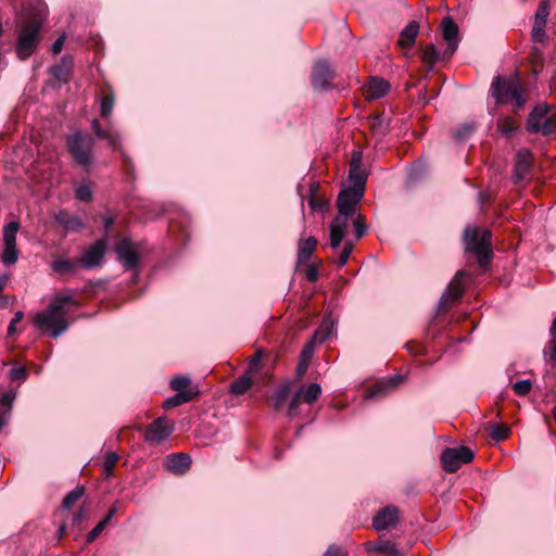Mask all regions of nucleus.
<instances>
[{
	"label": "nucleus",
	"instance_id": "obj_1",
	"mask_svg": "<svg viewBox=\"0 0 556 556\" xmlns=\"http://www.w3.org/2000/svg\"><path fill=\"white\" fill-rule=\"evenodd\" d=\"M65 305L78 306L79 302L72 295H55L48 308L35 315L33 323L42 331H49L53 339L65 332L70 323L66 318Z\"/></svg>",
	"mask_w": 556,
	"mask_h": 556
},
{
	"label": "nucleus",
	"instance_id": "obj_2",
	"mask_svg": "<svg viewBox=\"0 0 556 556\" xmlns=\"http://www.w3.org/2000/svg\"><path fill=\"white\" fill-rule=\"evenodd\" d=\"M43 18L38 14L27 16L20 25L15 52L20 60H27L38 48Z\"/></svg>",
	"mask_w": 556,
	"mask_h": 556
},
{
	"label": "nucleus",
	"instance_id": "obj_3",
	"mask_svg": "<svg viewBox=\"0 0 556 556\" xmlns=\"http://www.w3.org/2000/svg\"><path fill=\"white\" fill-rule=\"evenodd\" d=\"M489 93L495 99L497 105L511 101L515 112H518L527 101L518 77L495 76L491 83Z\"/></svg>",
	"mask_w": 556,
	"mask_h": 556
},
{
	"label": "nucleus",
	"instance_id": "obj_4",
	"mask_svg": "<svg viewBox=\"0 0 556 556\" xmlns=\"http://www.w3.org/2000/svg\"><path fill=\"white\" fill-rule=\"evenodd\" d=\"M491 238L492 233L489 229L480 230L478 227L467 226L464 230L465 251L477 256L481 268H486L493 257Z\"/></svg>",
	"mask_w": 556,
	"mask_h": 556
},
{
	"label": "nucleus",
	"instance_id": "obj_5",
	"mask_svg": "<svg viewBox=\"0 0 556 556\" xmlns=\"http://www.w3.org/2000/svg\"><path fill=\"white\" fill-rule=\"evenodd\" d=\"M67 149L74 161L87 167L91 163V152L94 146V139L91 135L77 131L67 137Z\"/></svg>",
	"mask_w": 556,
	"mask_h": 556
},
{
	"label": "nucleus",
	"instance_id": "obj_6",
	"mask_svg": "<svg viewBox=\"0 0 556 556\" xmlns=\"http://www.w3.org/2000/svg\"><path fill=\"white\" fill-rule=\"evenodd\" d=\"M549 113V106L547 104L535 105L530 113L526 128L531 134H542L543 136H549L556 132V122L547 116Z\"/></svg>",
	"mask_w": 556,
	"mask_h": 556
},
{
	"label": "nucleus",
	"instance_id": "obj_7",
	"mask_svg": "<svg viewBox=\"0 0 556 556\" xmlns=\"http://www.w3.org/2000/svg\"><path fill=\"white\" fill-rule=\"evenodd\" d=\"M475 457L471 448L462 445L459 447H446L440 456L442 468L450 473L456 472L462 464L470 463Z\"/></svg>",
	"mask_w": 556,
	"mask_h": 556
},
{
	"label": "nucleus",
	"instance_id": "obj_8",
	"mask_svg": "<svg viewBox=\"0 0 556 556\" xmlns=\"http://www.w3.org/2000/svg\"><path fill=\"white\" fill-rule=\"evenodd\" d=\"M21 225L16 220H12L3 228V243L4 249L1 255V261L4 265H14L18 260V250L16 248V233Z\"/></svg>",
	"mask_w": 556,
	"mask_h": 556
},
{
	"label": "nucleus",
	"instance_id": "obj_9",
	"mask_svg": "<svg viewBox=\"0 0 556 556\" xmlns=\"http://www.w3.org/2000/svg\"><path fill=\"white\" fill-rule=\"evenodd\" d=\"M336 78V71L327 60H317L312 68L311 83L316 90H324L332 87Z\"/></svg>",
	"mask_w": 556,
	"mask_h": 556
},
{
	"label": "nucleus",
	"instance_id": "obj_10",
	"mask_svg": "<svg viewBox=\"0 0 556 556\" xmlns=\"http://www.w3.org/2000/svg\"><path fill=\"white\" fill-rule=\"evenodd\" d=\"M118 262L126 270H135L140 263L137 245L129 238L121 239L114 248Z\"/></svg>",
	"mask_w": 556,
	"mask_h": 556
},
{
	"label": "nucleus",
	"instance_id": "obj_11",
	"mask_svg": "<svg viewBox=\"0 0 556 556\" xmlns=\"http://www.w3.org/2000/svg\"><path fill=\"white\" fill-rule=\"evenodd\" d=\"M108 250L106 239H98L78 257L81 268L92 269L102 265Z\"/></svg>",
	"mask_w": 556,
	"mask_h": 556
},
{
	"label": "nucleus",
	"instance_id": "obj_12",
	"mask_svg": "<svg viewBox=\"0 0 556 556\" xmlns=\"http://www.w3.org/2000/svg\"><path fill=\"white\" fill-rule=\"evenodd\" d=\"M442 37L446 42V48L442 53V59H450L457 50L459 42V27L451 16H445L440 24Z\"/></svg>",
	"mask_w": 556,
	"mask_h": 556
},
{
	"label": "nucleus",
	"instance_id": "obj_13",
	"mask_svg": "<svg viewBox=\"0 0 556 556\" xmlns=\"http://www.w3.org/2000/svg\"><path fill=\"white\" fill-rule=\"evenodd\" d=\"M349 179L352 182L350 188L365 192L367 173L363 168V154L361 151H353L350 161Z\"/></svg>",
	"mask_w": 556,
	"mask_h": 556
},
{
	"label": "nucleus",
	"instance_id": "obj_14",
	"mask_svg": "<svg viewBox=\"0 0 556 556\" xmlns=\"http://www.w3.org/2000/svg\"><path fill=\"white\" fill-rule=\"evenodd\" d=\"M173 429V422H170L166 417H159L148 426L144 433L146 441L160 443L172 434Z\"/></svg>",
	"mask_w": 556,
	"mask_h": 556
},
{
	"label": "nucleus",
	"instance_id": "obj_15",
	"mask_svg": "<svg viewBox=\"0 0 556 556\" xmlns=\"http://www.w3.org/2000/svg\"><path fill=\"white\" fill-rule=\"evenodd\" d=\"M364 193L352 188L343 189L337 198L338 212L342 214H356V206L363 199Z\"/></svg>",
	"mask_w": 556,
	"mask_h": 556
},
{
	"label": "nucleus",
	"instance_id": "obj_16",
	"mask_svg": "<svg viewBox=\"0 0 556 556\" xmlns=\"http://www.w3.org/2000/svg\"><path fill=\"white\" fill-rule=\"evenodd\" d=\"M465 275L464 270H458L454 278L447 285L444 293L439 301L440 309L448 308V300L457 301L463 296L464 286L460 278Z\"/></svg>",
	"mask_w": 556,
	"mask_h": 556
},
{
	"label": "nucleus",
	"instance_id": "obj_17",
	"mask_svg": "<svg viewBox=\"0 0 556 556\" xmlns=\"http://www.w3.org/2000/svg\"><path fill=\"white\" fill-rule=\"evenodd\" d=\"M399 519V509L389 505L381 508L372 519V526L376 530H387L395 526Z\"/></svg>",
	"mask_w": 556,
	"mask_h": 556
},
{
	"label": "nucleus",
	"instance_id": "obj_18",
	"mask_svg": "<svg viewBox=\"0 0 556 556\" xmlns=\"http://www.w3.org/2000/svg\"><path fill=\"white\" fill-rule=\"evenodd\" d=\"M74 59L70 54H65L61 58L60 62L50 67V73L54 79L62 84H67L73 74Z\"/></svg>",
	"mask_w": 556,
	"mask_h": 556
},
{
	"label": "nucleus",
	"instance_id": "obj_19",
	"mask_svg": "<svg viewBox=\"0 0 556 556\" xmlns=\"http://www.w3.org/2000/svg\"><path fill=\"white\" fill-rule=\"evenodd\" d=\"M532 167V155L531 153L523 149L518 151L516 155V163L514 167V182L519 184L525 179L527 174L530 172Z\"/></svg>",
	"mask_w": 556,
	"mask_h": 556
},
{
	"label": "nucleus",
	"instance_id": "obj_20",
	"mask_svg": "<svg viewBox=\"0 0 556 556\" xmlns=\"http://www.w3.org/2000/svg\"><path fill=\"white\" fill-rule=\"evenodd\" d=\"M191 466V458L186 453H173L166 457V468L174 473H185Z\"/></svg>",
	"mask_w": 556,
	"mask_h": 556
},
{
	"label": "nucleus",
	"instance_id": "obj_21",
	"mask_svg": "<svg viewBox=\"0 0 556 556\" xmlns=\"http://www.w3.org/2000/svg\"><path fill=\"white\" fill-rule=\"evenodd\" d=\"M330 337V329L329 328H319L315 331L312 339L305 344L303 350L301 351L300 358L306 361L307 363L311 362L315 349L316 342L323 343Z\"/></svg>",
	"mask_w": 556,
	"mask_h": 556
},
{
	"label": "nucleus",
	"instance_id": "obj_22",
	"mask_svg": "<svg viewBox=\"0 0 556 556\" xmlns=\"http://www.w3.org/2000/svg\"><path fill=\"white\" fill-rule=\"evenodd\" d=\"M199 393H200V391H199L198 387L189 388L185 392H180V393L177 392L176 394L166 399L163 402V408L170 409V408L177 407L184 403H188V402L192 401L194 397H197L199 395Z\"/></svg>",
	"mask_w": 556,
	"mask_h": 556
},
{
	"label": "nucleus",
	"instance_id": "obj_23",
	"mask_svg": "<svg viewBox=\"0 0 556 556\" xmlns=\"http://www.w3.org/2000/svg\"><path fill=\"white\" fill-rule=\"evenodd\" d=\"M419 31V24L417 21H410L400 33L397 46L403 49H409L414 46L416 37Z\"/></svg>",
	"mask_w": 556,
	"mask_h": 556
},
{
	"label": "nucleus",
	"instance_id": "obj_24",
	"mask_svg": "<svg viewBox=\"0 0 556 556\" xmlns=\"http://www.w3.org/2000/svg\"><path fill=\"white\" fill-rule=\"evenodd\" d=\"M405 380V376L403 375H393L388 377L386 380L378 382L375 387L368 390V397H377L380 394L384 393L388 389L395 388L403 383Z\"/></svg>",
	"mask_w": 556,
	"mask_h": 556
},
{
	"label": "nucleus",
	"instance_id": "obj_25",
	"mask_svg": "<svg viewBox=\"0 0 556 556\" xmlns=\"http://www.w3.org/2000/svg\"><path fill=\"white\" fill-rule=\"evenodd\" d=\"M52 268L61 275H74L81 268V264L77 258H58L52 263Z\"/></svg>",
	"mask_w": 556,
	"mask_h": 556
},
{
	"label": "nucleus",
	"instance_id": "obj_26",
	"mask_svg": "<svg viewBox=\"0 0 556 556\" xmlns=\"http://www.w3.org/2000/svg\"><path fill=\"white\" fill-rule=\"evenodd\" d=\"M390 85L386 79L378 77L371 78L369 84L367 85V98L371 100L380 99L387 94Z\"/></svg>",
	"mask_w": 556,
	"mask_h": 556
},
{
	"label": "nucleus",
	"instance_id": "obj_27",
	"mask_svg": "<svg viewBox=\"0 0 556 556\" xmlns=\"http://www.w3.org/2000/svg\"><path fill=\"white\" fill-rule=\"evenodd\" d=\"M291 381L280 384L270 397L274 410L279 412L286 405V402L291 393Z\"/></svg>",
	"mask_w": 556,
	"mask_h": 556
},
{
	"label": "nucleus",
	"instance_id": "obj_28",
	"mask_svg": "<svg viewBox=\"0 0 556 556\" xmlns=\"http://www.w3.org/2000/svg\"><path fill=\"white\" fill-rule=\"evenodd\" d=\"M14 399L15 393L12 391L4 392L0 399V432L11 416Z\"/></svg>",
	"mask_w": 556,
	"mask_h": 556
},
{
	"label": "nucleus",
	"instance_id": "obj_29",
	"mask_svg": "<svg viewBox=\"0 0 556 556\" xmlns=\"http://www.w3.org/2000/svg\"><path fill=\"white\" fill-rule=\"evenodd\" d=\"M317 239L315 237H309L306 240L301 239L299 242V249H298V263H306L311 256L313 255L316 247H317Z\"/></svg>",
	"mask_w": 556,
	"mask_h": 556
},
{
	"label": "nucleus",
	"instance_id": "obj_30",
	"mask_svg": "<svg viewBox=\"0 0 556 556\" xmlns=\"http://www.w3.org/2000/svg\"><path fill=\"white\" fill-rule=\"evenodd\" d=\"M367 549L380 553L386 556H400V552L396 548L395 544L390 540L379 541V542H367Z\"/></svg>",
	"mask_w": 556,
	"mask_h": 556
},
{
	"label": "nucleus",
	"instance_id": "obj_31",
	"mask_svg": "<svg viewBox=\"0 0 556 556\" xmlns=\"http://www.w3.org/2000/svg\"><path fill=\"white\" fill-rule=\"evenodd\" d=\"M318 182H313L309 187L308 205L313 211L325 212L329 208V201L326 198L318 197Z\"/></svg>",
	"mask_w": 556,
	"mask_h": 556
},
{
	"label": "nucleus",
	"instance_id": "obj_32",
	"mask_svg": "<svg viewBox=\"0 0 556 556\" xmlns=\"http://www.w3.org/2000/svg\"><path fill=\"white\" fill-rule=\"evenodd\" d=\"M440 51L433 43L427 45L420 49V59L428 66V71L430 72L434 64L440 59Z\"/></svg>",
	"mask_w": 556,
	"mask_h": 556
},
{
	"label": "nucleus",
	"instance_id": "obj_33",
	"mask_svg": "<svg viewBox=\"0 0 556 556\" xmlns=\"http://www.w3.org/2000/svg\"><path fill=\"white\" fill-rule=\"evenodd\" d=\"M253 386L252 376L244 372L230 384V392L235 395L244 394Z\"/></svg>",
	"mask_w": 556,
	"mask_h": 556
},
{
	"label": "nucleus",
	"instance_id": "obj_34",
	"mask_svg": "<svg viewBox=\"0 0 556 556\" xmlns=\"http://www.w3.org/2000/svg\"><path fill=\"white\" fill-rule=\"evenodd\" d=\"M490 429V437L497 442L506 440L510 434V428L506 424H492Z\"/></svg>",
	"mask_w": 556,
	"mask_h": 556
},
{
	"label": "nucleus",
	"instance_id": "obj_35",
	"mask_svg": "<svg viewBox=\"0 0 556 556\" xmlns=\"http://www.w3.org/2000/svg\"><path fill=\"white\" fill-rule=\"evenodd\" d=\"M476 130L475 123H464L454 130V138L457 141H466Z\"/></svg>",
	"mask_w": 556,
	"mask_h": 556
},
{
	"label": "nucleus",
	"instance_id": "obj_36",
	"mask_svg": "<svg viewBox=\"0 0 556 556\" xmlns=\"http://www.w3.org/2000/svg\"><path fill=\"white\" fill-rule=\"evenodd\" d=\"M86 489L84 485H78L74 490H72L70 493L66 494V496L62 501V507L64 509L71 508L83 495L85 494Z\"/></svg>",
	"mask_w": 556,
	"mask_h": 556
},
{
	"label": "nucleus",
	"instance_id": "obj_37",
	"mask_svg": "<svg viewBox=\"0 0 556 556\" xmlns=\"http://www.w3.org/2000/svg\"><path fill=\"white\" fill-rule=\"evenodd\" d=\"M321 394V387L318 383H311L306 389L303 388L302 401L312 404L318 400Z\"/></svg>",
	"mask_w": 556,
	"mask_h": 556
},
{
	"label": "nucleus",
	"instance_id": "obj_38",
	"mask_svg": "<svg viewBox=\"0 0 556 556\" xmlns=\"http://www.w3.org/2000/svg\"><path fill=\"white\" fill-rule=\"evenodd\" d=\"M369 126L370 130L375 134H384L388 128L383 114H375L369 116Z\"/></svg>",
	"mask_w": 556,
	"mask_h": 556
},
{
	"label": "nucleus",
	"instance_id": "obj_39",
	"mask_svg": "<svg viewBox=\"0 0 556 556\" xmlns=\"http://www.w3.org/2000/svg\"><path fill=\"white\" fill-rule=\"evenodd\" d=\"M114 106V94L112 91L105 93L101 99V108L100 114L102 117H108L111 115Z\"/></svg>",
	"mask_w": 556,
	"mask_h": 556
},
{
	"label": "nucleus",
	"instance_id": "obj_40",
	"mask_svg": "<svg viewBox=\"0 0 556 556\" xmlns=\"http://www.w3.org/2000/svg\"><path fill=\"white\" fill-rule=\"evenodd\" d=\"M549 15V0H541L535 13L534 23L545 24Z\"/></svg>",
	"mask_w": 556,
	"mask_h": 556
},
{
	"label": "nucleus",
	"instance_id": "obj_41",
	"mask_svg": "<svg viewBox=\"0 0 556 556\" xmlns=\"http://www.w3.org/2000/svg\"><path fill=\"white\" fill-rule=\"evenodd\" d=\"M191 384V380L188 377L178 376L170 380L169 387L172 390L180 393L187 391Z\"/></svg>",
	"mask_w": 556,
	"mask_h": 556
},
{
	"label": "nucleus",
	"instance_id": "obj_42",
	"mask_svg": "<svg viewBox=\"0 0 556 556\" xmlns=\"http://www.w3.org/2000/svg\"><path fill=\"white\" fill-rule=\"evenodd\" d=\"M353 225L355 228V240L357 241L362 239L367 232L365 216L358 213L353 219Z\"/></svg>",
	"mask_w": 556,
	"mask_h": 556
},
{
	"label": "nucleus",
	"instance_id": "obj_43",
	"mask_svg": "<svg viewBox=\"0 0 556 556\" xmlns=\"http://www.w3.org/2000/svg\"><path fill=\"white\" fill-rule=\"evenodd\" d=\"M353 217H354V215L342 214V213L338 212V215L331 222L330 228H333V229H337V230L341 229L342 231L346 232V227H348V224H349V219L353 218Z\"/></svg>",
	"mask_w": 556,
	"mask_h": 556
},
{
	"label": "nucleus",
	"instance_id": "obj_44",
	"mask_svg": "<svg viewBox=\"0 0 556 556\" xmlns=\"http://www.w3.org/2000/svg\"><path fill=\"white\" fill-rule=\"evenodd\" d=\"M118 459H119V456L116 452H108L105 454L103 466H104L106 477H110L113 475V469H114L116 463L118 462Z\"/></svg>",
	"mask_w": 556,
	"mask_h": 556
},
{
	"label": "nucleus",
	"instance_id": "obj_45",
	"mask_svg": "<svg viewBox=\"0 0 556 556\" xmlns=\"http://www.w3.org/2000/svg\"><path fill=\"white\" fill-rule=\"evenodd\" d=\"M75 197L81 202H91L93 199L92 191L87 184L80 185L76 188Z\"/></svg>",
	"mask_w": 556,
	"mask_h": 556
},
{
	"label": "nucleus",
	"instance_id": "obj_46",
	"mask_svg": "<svg viewBox=\"0 0 556 556\" xmlns=\"http://www.w3.org/2000/svg\"><path fill=\"white\" fill-rule=\"evenodd\" d=\"M86 520H87V513L84 509V507H81L79 510H77L73 515L71 527L73 529H77L78 531H81L84 529V525H85Z\"/></svg>",
	"mask_w": 556,
	"mask_h": 556
},
{
	"label": "nucleus",
	"instance_id": "obj_47",
	"mask_svg": "<svg viewBox=\"0 0 556 556\" xmlns=\"http://www.w3.org/2000/svg\"><path fill=\"white\" fill-rule=\"evenodd\" d=\"M354 245H355V243L353 241H346L344 243L343 249L340 253V256L337 261L338 267H343L346 264L350 255L352 254V252L354 250Z\"/></svg>",
	"mask_w": 556,
	"mask_h": 556
},
{
	"label": "nucleus",
	"instance_id": "obj_48",
	"mask_svg": "<svg viewBox=\"0 0 556 556\" xmlns=\"http://www.w3.org/2000/svg\"><path fill=\"white\" fill-rule=\"evenodd\" d=\"M497 127L504 135H511L517 129V126L515 125L514 121L509 117L501 118L498 121Z\"/></svg>",
	"mask_w": 556,
	"mask_h": 556
},
{
	"label": "nucleus",
	"instance_id": "obj_49",
	"mask_svg": "<svg viewBox=\"0 0 556 556\" xmlns=\"http://www.w3.org/2000/svg\"><path fill=\"white\" fill-rule=\"evenodd\" d=\"M303 387L293 395L289 403L288 415L293 417L298 414L299 405L302 401Z\"/></svg>",
	"mask_w": 556,
	"mask_h": 556
},
{
	"label": "nucleus",
	"instance_id": "obj_50",
	"mask_svg": "<svg viewBox=\"0 0 556 556\" xmlns=\"http://www.w3.org/2000/svg\"><path fill=\"white\" fill-rule=\"evenodd\" d=\"M532 388V383L530 380H519L513 384V390L516 394L520 396L527 395Z\"/></svg>",
	"mask_w": 556,
	"mask_h": 556
},
{
	"label": "nucleus",
	"instance_id": "obj_51",
	"mask_svg": "<svg viewBox=\"0 0 556 556\" xmlns=\"http://www.w3.org/2000/svg\"><path fill=\"white\" fill-rule=\"evenodd\" d=\"M85 227L83 220L76 216L71 215L68 219L65 222V229L68 231H78Z\"/></svg>",
	"mask_w": 556,
	"mask_h": 556
},
{
	"label": "nucleus",
	"instance_id": "obj_52",
	"mask_svg": "<svg viewBox=\"0 0 556 556\" xmlns=\"http://www.w3.org/2000/svg\"><path fill=\"white\" fill-rule=\"evenodd\" d=\"M28 377V370L23 366H14L10 371V378L13 381H25Z\"/></svg>",
	"mask_w": 556,
	"mask_h": 556
},
{
	"label": "nucleus",
	"instance_id": "obj_53",
	"mask_svg": "<svg viewBox=\"0 0 556 556\" xmlns=\"http://www.w3.org/2000/svg\"><path fill=\"white\" fill-rule=\"evenodd\" d=\"M346 232L342 231L341 229L337 230L333 228H330V245L332 249H337L340 247L343 238L345 237Z\"/></svg>",
	"mask_w": 556,
	"mask_h": 556
},
{
	"label": "nucleus",
	"instance_id": "obj_54",
	"mask_svg": "<svg viewBox=\"0 0 556 556\" xmlns=\"http://www.w3.org/2000/svg\"><path fill=\"white\" fill-rule=\"evenodd\" d=\"M24 318V313L22 311H17L14 314V317L11 319L8 327V337H13L17 332L16 325L21 323Z\"/></svg>",
	"mask_w": 556,
	"mask_h": 556
},
{
	"label": "nucleus",
	"instance_id": "obj_55",
	"mask_svg": "<svg viewBox=\"0 0 556 556\" xmlns=\"http://www.w3.org/2000/svg\"><path fill=\"white\" fill-rule=\"evenodd\" d=\"M545 24L534 23L532 28V37L535 41L542 42L544 41L546 34H545Z\"/></svg>",
	"mask_w": 556,
	"mask_h": 556
},
{
	"label": "nucleus",
	"instance_id": "obj_56",
	"mask_svg": "<svg viewBox=\"0 0 556 556\" xmlns=\"http://www.w3.org/2000/svg\"><path fill=\"white\" fill-rule=\"evenodd\" d=\"M260 362H261V353L257 352L253 355L249 363L248 370L245 372L250 374L251 376L260 371Z\"/></svg>",
	"mask_w": 556,
	"mask_h": 556
},
{
	"label": "nucleus",
	"instance_id": "obj_57",
	"mask_svg": "<svg viewBox=\"0 0 556 556\" xmlns=\"http://www.w3.org/2000/svg\"><path fill=\"white\" fill-rule=\"evenodd\" d=\"M103 522H99L86 536V544L92 543L104 530Z\"/></svg>",
	"mask_w": 556,
	"mask_h": 556
},
{
	"label": "nucleus",
	"instance_id": "obj_58",
	"mask_svg": "<svg viewBox=\"0 0 556 556\" xmlns=\"http://www.w3.org/2000/svg\"><path fill=\"white\" fill-rule=\"evenodd\" d=\"M121 156H122V161H123V168H124V170L129 176H131L132 172H134V164H132L131 159L129 157L128 154H126V152L124 150H121Z\"/></svg>",
	"mask_w": 556,
	"mask_h": 556
},
{
	"label": "nucleus",
	"instance_id": "obj_59",
	"mask_svg": "<svg viewBox=\"0 0 556 556\" xmlns=\"http://www.w3.org/2000/svg\"><path fill=\"white\" fill-rule=\"evenodd\" d=\"M8 281V276H0V307H4L9 304V296L2 294V291L5 288Z\"/></svg>",
	"mask_w": 556,
	"mask_h": 556
},
{
	"label": "nucleus",
	"instance_id": "obj_60",
	"mask_svg": "<svg viewBox=\"0 0 556 556\" xmlns=\"http://www.w3.org/2000/svg\"><path fill=\"white\" fill-rule=\"evenodd\" d=\"M544 355H548L549 359H556V339H551L545 349Z\"/></svg>",
	"mask_w": 556,
	"mask_h": 556
},
{
	"label": "nucleus",
	"instance_id": "obj_61",
	"mask_svg": "<svg viewBox=\"0 0 556 556\" xmlns=\"http://www.w3.org/2000/svg\"><path fill=\"white\" fill-rule=\"evenodd\" d=\"M110 147H112L114 150H117L121 153L122 147H121V139L117 134H111L110 137L106 139Z\"/></svg>",
	"mask_w": 556,
	"mask_h": 556
},
{
	"label": "nucleus",
	"instance_id": "obj_62",
	"mask_svg": "<svg viewBox=\"0 0 556 556\" xmlns=\"http://www.w3.org/2000/svg\"><path fill=\"white\" fill-rule=\"evenodd\" d=\"M406 346H407L408 352H409L410 354H413V355H420V354H422V353H424V346H422V345H420V344H419V343H417V342H414V341L408 342V343L406 344Z\"/></svg>",
	"mask_w": 556,
	"mask_h": 556
},
{
	"label": "nucleus",
	"instance_id": "obj_63",
	"mask_svg": "<svg viewBox=\"0 0 556 556\" xmlns=\"http://www.w3.org/2000/svg\"><path fill=\"white\" fill-rule=\"evenodd\" d=\"M308 364L309 363H307L306 361L300 358V362H299V364L296 366V370H295L298 379H301L306 374Z\"/></svg>",
	"mask_w": 556,
	"mask_h": 556
},
{
	"label": "nucleus",
	"instance_id": "obj_64",
	"mask_svg": "<svg viewBox=\"0 0 556 556\" xmlns=\"http://www.w3.org/2000/svg\"><path fill=\"white\" fill-rule=\"evenodd\" d=\"M306 279L309 282H315L318 279V270L316 265H311L306 270Z\"/></svg>",
	"mask_w": 556,
	"mask_h": 556
}]
</instances>
